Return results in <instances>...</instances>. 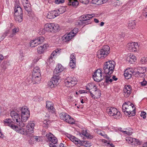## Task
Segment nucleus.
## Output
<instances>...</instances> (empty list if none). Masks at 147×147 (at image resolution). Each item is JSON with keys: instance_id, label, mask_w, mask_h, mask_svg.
Wrapping results in <instances>:
<instances>
[{"instance_id": "f257e3e1", "label": "nucleus", "mask_w": 147, "mask_h": 147, "mask_svg": "<svg viewBox=\"0 0 147 147\" xmlns=\"http://www.w3.org/2000/svg\"><path fill=\"white\" fill-rule=\"evenodd\" d=\"M3 121L5 125L9 126L12 129L22 135H26L28 134L29 133H31L34 132V127L35 125L34 121H30L26 126V130L24 128L19 127L18 126L14 125V122L10 119H5Z\"/></svg>"}, {"instance_id": "f03ea898", "label": "nucleus", "mask_w": 147, "mask_h": 147, "mask_svg": "<svg viewBox=\"0 0 147 147\" xmlns=\"http://www.w3.org/2000/svg\"><path fill=\"white\" fill-rule=\"evenodd\" d=\"M135 109L134 105L129 102H125L122 105V111L127 115H135Z\"/></svg>"}, {"instance_id": "7ed1b4c3", "label": "nucleus", "mask_w": 147, "mask_h": 147, "mask_svg": "<svg viewBox=\"0 0 147 147\" xmlns=\"http://www.w3.org/2000/svg\"><path fill=\"white\" fill-rule=\"evenodd\" d=\"M115 65V62L113 61H109L106 62L104 65V73L109 75L112 74Z\"/></svg>"}, {"instance_id": "20e7f679", "label": "nucleus", "mask_w": 147, "mask_h": 147, "mask_svg": "<svg viewBox=\"0 0 147 147\" xmlns=\"http://www.w3.org/2000/svg\"><path fill=\"white\" fill-rule=\"evenodd\" d=\"M106 112L110 116L113 118L119 119L121 117V114L119 111L114 107H108L106 109Z\"/></svg>"}, {"instance_id": "39448f33", "label": "nucleus", "mask_w": 147, "mask_h": 147, "mask_svg": "<svg viewBox=\"0 0 147 147\" xmlns=\"http://www.w3.org/2000/svg\"><path fill=\"white\" fill-rule=\"evenodd\" d=\"M21 110V121L24 124L25 126V122H26L30 117V112L28 108L26 106L20 108Z\"/></svg>"}, {"instance_id": "423d86ee", "label": "nucleus", "mask_w": 147, "mask_h": 147, "mask_svg": "<svg viewBox=\"0 0 147 147\" xmlns=\"http://www.w3.org/2000/svg\"><path fill=\"white\" fill-rule=\"evenodd\" d=\"M44 27L46 30V32L55 33L58 31L59 26L57 24L47 23L45 25Z\"/></svg>"}, {"instance_id": "0eeeda50", "label": "nucleus", "mask_w": 147, "mask_h": 147, "mask_svg": "<svg viewBox=\"0 0 147 147\" xmlns=\"http://www.w3.org/2000/svg\"><path fill=\"white\" fill-rule=\"evenodd\" d=\"M110 48L107 45L104 46L99 50L97 53V57L99 58H104L106 57L110 53Z\"/></svg>"}, {"instance_id": "6e6552de", "label": "nucleus", "mask_w": 147, "mask_h": 147, "mask_svg": "<svg viewBox=\"0 0 147 147\" xmlns=\"http://www.w3.org/2000/svg\"><path fill=\"white\" fill-rule=\"evenodd\" d=\"M10 114L13 121H16L17 124L19 125V127L24 128V124L21 121L20 116L15 111H12L11 112Z\"/></svg>"}, {"instance_id": "1a4fd4ad", "label": "nucleus", "mask_w": 147, "mask_h": 147, "mask_svg": "<svg viewBox=\"0 0 147 147\" xmlns=\"http://www.w3.org/2000/svg\"><path fill=\"white\" fill-rule=\"evenodd\" d=\"M134 72L136 76L143 77L147 76V68L145 67H138L135 69Z\"/></svg>"}, {"instance_id": "9d476101", "label": "nucleus", "mask_w": 147, "mask_h": 147, "mask_svg": "<svg viewBox=\"0 0 147 147\" xmlns=\"http://www.w3.org/2000/svg\"><path fill=\"white\" fill-rule=\"evenodd\" d=\"M93 78L94 81L99 82L105 78V75L100 69H98L93 75Z\"/></svg>"}, {"instance_id": "9b49d317", "label": "nucleus", "mask_w": 147, "mask_h": 147, "mask_svg": "<svg viewBox=\"0 0 147 147\" xmlns=\"http://www.w3.org/2000/svg\"><path fill=\"white\" fill-rule=\"evenodd\" d=\"M59 116L61 119L69 123L72 124L74 122V119L66 113L63 112L60 113Z\"/></svg>"}, {"instance_id": "f8f14e48", "label": "nucleus", "mask_w": 147, "mask_h": 147, "mask_svg": "<svg viewBox=\"0 0 147 147\" xmlns=\"http://www.w3.org/2000/svg\"><path fill=\"white\" fill-rule=\"evenodd\" d=\"M77 82V80L75 78L68 77L65 80V85L67 87H72L76 84Z\"/></svg>"}, {"instance_id": "ddd939ff", "label": "nucleus", "mask_w": 147, "mask_h": 147, "mask_svg": "<svg viewBox=\"0 0 147 147\" xmlns=\"http://www.w3.org/2000/svg\"><path fill=\"white\" fill-rule=\"evenodd\" d=\"M62 10V8H61L59 9L58 10H54L49 12L47 15V18L49 19L54 18L59 15V13H62L65 12L64 11H61Z\"/></svg>"}, {"instance_id": "4468645a", "label": "nucleus", "mask_w": 147, "mask_h": 147, "mask_svg": "<svg viewBox=\"0 0 147 147\" xmlns=\"http://www.w3.org/2000/svg\"><path fill=\"white\" fill-rule=\"evenodd\" d=\"M126 140L129 144L135 146L140 145L142 144V142L139 140L130 137L126 138Z\"/></svg>"}, {"instance_id": "2eb2a0df", "label": "nucleus", "mask_w": 147, "mask_h": 147, "mask_svg": "<svg viewBox=\"0 0 147 147\" xmlns=\"http://www.w3.org/2000/svg\"><path fill=\"white\" fill-rule=\"evenodd\" d=\"M127 47L128 50L132 52L136 51L138 48V44L135 42L129 43Z\"/></svg>"}, {"instance_id": "dca6fc26", "label": "nucleus", "mask_w": 147, "mask_h": 147, "mask_svg": "<svg viewBox=\"0 0 147 147\" xmlns=\"http://www.w3.org/2000/svg\"><path fill=\"white\" fill-rule=\"evenodd\" d=\"M92 92L90 91L91 96V97L94 98H99L101 94L100 91L99 89H96L95 90H92Z\"/></svg>"}, {"instance_id": "f3484780", "label": "nucleus", "mask_w": 147, "mask_h": 147, "mask_svg": "<svg viewBox=\"0 0 147 147\" xmlns=\"http://www.w3.org/2000/svg\"><path fill=\"white\" fill-rule=\"evenodd\" d=\"M131 89L129 85L125 86L123 90V94L125 97H128L131 93Z\"/></svg>"}, {"instance_id": "a211bd4d", "label": "nucleus", "mask_w": 147, "mask_h": 147, "mask_svg": "<svg viewBox=\"0 0 147 147\" xmlns=\"http://www.w3.org/2000/svg\"><path fill=\"white\" fill-rule=\"evenodd\" d=\"M46 136L50 142L55 144L57 142V138L52 134L49 133L46 135Z\"/></svg>"}, {"instance_id": "6ab92c4d", "label": "nucleus", "mask_w": 147, "mask_h": 147, "mask_svg": "<svg viewBox=\"0 0 147 147\" xmlns=\"http://www.w3.org/2000/svg\"><path fill=\"white\" fill-rule=\"evenodd\" d=\"M134 73V70L132 68H129L125 71L124 75L126 79H128L131 77L132 74Z\"/></svg>"}, {"instance_id": "aec40b11", "label": "nucleus", "mask_w": 147, "mask_h": 147, "mask_svg": "<svg viewBox=\"0 0 147 147\" xmlns=\"http://www.w3.org/2000/svg\"><path fill=\"white\" fill-rule=\"evenodd\" d=\"M94 16L91 14H86L82 15L81 17V19L82 20V21H80V22L78 23L79 24L80 23H86V21L90 20L91 18L93 17Z\"/></svg>"}, {"instance_id": "412c9836", "label": "nucleus", "mask_w": 147, "mask_h": 147, "mask_svg": "<svg viewBox=\"0 0 147 147\" xmlns=\"http://www.w3.org/2000/svg\"><path fill=\"white\" fill-rule=\"evenodd\" d=\"M74 34H72V32H70L67 35H64L62 37V39L65 42L69 41L74 37Z\"/></svg>"}, {"instance_id": "4be33fe9", "label": "nucleus", "mask_w": 147, "mask_h": 147, "mask_svg": "<svg viewBox=\"0 0 147 147\" xmlns=\"http://www.w3.org/2000/svg\"><path fill=\"white\" fill-rule=\"evenodd\" d=\"M48 46V44H45L42 46L38 47L37 50L38 53L41 54L43 53Z\"/></svg>"}, {"instance_id": "5701e85b", "label": "nucleus", "mask_w": 147, "mask_h": 147, "mask_svg": "<svg viewBox=\"0 0 147 147\" xmlns=\"http://www.w3.org/2000/svg\"><path fill=\"white\" fill-rule=\"evenodd\" d=\"M14 15H18V14L21 15L22 14V11L21 7L18 5L15 4V8L14 9Z\"/></svg>"}, {"instance_id": "b1692460", "label": "nucleus", "mask_w": 147, "mask_h": 147, "mask_svg": "<svg viewBox=\"0 0 147 147\" xmlns=\"http://www.w3.org/2000/svg\"><path fill=\"white\" fill-rule=\"evenodd\" d=\"M46 107L47 108L50 110L51 112L52 113L55 112V109L53 107V104L52 102L50 101L47 102Z\"/></svg>"}, {"instance_id": "393cba45", "label": "nucleus", "mask_w": 147, "mask_h": 147, "mask_svg": "<svg viewBox=\"0 0 147 147\" xmlns=\"http://www.w3.org/2000/svg\"><path fill=\"white\" fill-rule=\"evenodd\" d=\"M67 4L74 7H77L79 4V2L78 0H68Z\"/></svg>"}, {"instance_id": "a878e982", "label": "nucleus", "mask_w": 147, "mask_h": 147, "mask_svg": "<svg viewBox=\"0 0 147 147\" xmlns=\"http://www.w3.org/2000/svg\"><path fill=\"white\" fill-rule=\"evenodd\" d=\"M40 76L36 75V76L32 75V81L34 84L38 83L41 80Z\"/></svg>"}, {"instance_id": "bb28decb", "label": "nucleus", "mask_w": 147, "mask_h": 147, "mask_svg": "<svg viewBox=\"0 0 147 147\" xmlns=\"http://www.w3.org/2000/svg\"><path fill=\"white\" fill-rule=\"evenodd\" d=\"M32 75L36 76V75L40 76V70L38 67L36 66L34 67L33 69Z\"/></svg>"}, {"instance_id": "cd10ccee", "label": "nucleus", "mask_w": 147, "mask_h": 147, "mask_svg": "<svg viewBox=\"0 0 147 147\" xmlns=\"http://www.w3.org/2000/svg\"><path fill=\"white\" fill-rule=\"evenodd\" d=\"M136 22L134 20L130 21L129 22L128 27L130 29H133L136 27Z\"/></svg>"}, {"instance_id": "c85d7f7f", "label": "nucleus", "mask_w": 147, "mask_h": 147, "mask_svg": "<svg viewBox=\"0 0 147 147\" xmlns=\"http://www.w3.org/2000/svg\"><path fill=\"white\" fill-rule=\"evenodd\" d=\"M63 70V66L61 64H58L56 67L54 72L56 71V73H58L62 71Z\"/></svg>"}, {"instance_id": "c756f323", "label": "nucleus", "mask_w": 147, "mask_h": 147, "mask_svg": "<svg viewBox=\"0 0 147 147\" xmlns=\"http://www.w3.org/2000/svg\"><path fill=\"white\" fill-rule=\"evenodd\" d=\"M59 76H54L51 78V80L52 81L54 84L56 86L59 84Z\"/></svg>"}, {"instance_id": "7c9ffc66", "label": "nucleus", "mask_w": 147, "mask_h": 147, "mask_svg": "<svg viewBox=\"0 0 147 147\" xmlns=\"http://www.w3.org/2000/svg\"><path fill=\"white\" fill-rule=\"evenodd\" d=\"M128 62L130 63H132L133 62L136 61V56L134 55H130L129 58H128Z\"/></svg>"}, {"instance_id": "2f4dec72", "label": "nucleus", "mask_w": 147, "mask_h": 147, "mask_svg": "<svg viewBox=\"0 0 147 147\" xmlns=\"http://www.w3.org/2000/svg\"><path fill=\"white\" fill-rule=\"evenodd\" d=\"M14 19L16 21L21 22L23 20L22 14L21 15L19 14L16 16L14 15Z\"/></svg>"}, {"instance_id": "473e14b6", "label": "nucleus", "mask_w": 147, "mask_h": 147, "mask_svg": "<svg viewBox=\"0 0 147 147\" xmlns=\"http://www.w3.org/2000/svg\"><path fill=\"white\" fill-rule=\"evenodd\" d=\"M105 82L107 83H111L113 81V80L111 78V77L109 75H108L106 74L105 75Z\"/></svg>"}, {"instance_id": "72a5a7b5", "label": "nucleus", "mask_w": 147, "mask_h": 147, "mask_svg": "<svg viewBox=\"0 0 147 147\" xmlns=\"http://www.w3.org/2000/svg\"><path fill=\"white\" fill-rule=\"evenodd\" d=\"M19 30L18 28L14 27V28L12 29V33L9 35V37L10 38L13 37L14 35L16 34L17 32H19Z\"/></svg>"}, {"instance_id": "f704fd0d", "label": "nucleus", "mask_w": 147, "mask_h": 147, "mask_svg": "<svg viewBox=\"0 0 147 147\" xmlns=\"http://www.w3.org/2000/svg\"><path fill=\"white\" fill-rule=\"evenodd\" d=\"M37 42L38 45L42 43L44 40V38L42 36H40L35 39Z\"/></svg>"}, {"instance_id": "c9c22d12", "label": "nucleus", "mask_w": 147, "mask_h": 147, "mask_svg": "<svg viewBox=\"0 0 147 147\" xmlns=\"http://www.w3.org/2000/svg\"><path fill=\"white\" fill-rule=\"evenodd\" d=\"M38 44L35 39L31 40L30 43V46L31 47H34L37 46Z\"/></svg>"}, {"instance_id": "e433bc0d", "label": "nucleus", "mask_w": 147, "mask_h": 147, "mask_svg": "<svg viewBox=\"0 0 147 147\" xmlns=\"http://www.w3.org/2000/svg\"><path fill=\"white\" fill-rule=\"evenodd\" d=\"M59 53V52L58 50V49H56L52 53L50 56H52L53 58L55 59L56 57L57 54Z\"/></svg>"}, {"instance_id": "4c0bfd02", "label": "nucleus", "mask_w": 147, "mask_h": 147, "mask_svg": "<svg viewBox=\"0 0 147 147\" xmlns=\"http://www.w3.org/2000/svg\"><path fill=\"white\" fill-rule=\"evenodd\" d=\"M30 5V3H28L26 5H23L25 10L28 13H29L31 10Z\"/></svg>"}, {"instance_id": "58836bf2", "label": "nucleus", "mask_w": 147, "mask_h": 147, "mask_svg": "<svg viewBox=\"0 0 147 147\" xmlns=\"http://www.w3.org/2000/svg\"><path fill=\"white\" fill-rule=\"evenodd\" d=\"M47 85L48 87L50 88H53L55 86V85L54 84L51 80L49 81L48 82Z\"/></svg>"}, {"instance_id": "ea45409f", "label": "nucleus", "mask_w": 147, "mask_h": 147, "mask_svg": "<svg viewBox=\"0 0 147 147\" xmlns=\"http://www.w3.org/2000/svg\"><path fill=\"white\" fill-rule=\"evenodd\" d=\"M83 146L86 147H90L91 146V143L88 141L84 142Z\"/></svg>"}, {"instance_id": "a19ab883", "label": "nucleus", "mask_w": 147, "mask_h": 147, "mask_svg": "<svg viewBox=\"0 0 147 147\" xmlns=\"http://www.w3.org/2000/svg\"><path fill=\"white\" fill-rule=\"evenodd\" d=\"M68 137L71 141L73 142H74V143H75L77 140H78V138L69 135Z\"/></svg>"}, {"instance_id": "79ce46f5", "label": "nucleus", "mask_w": 147, "mask_h": 147, "mask_svg": "<svg viewBox=\"0 0 147 147\" xmlns=\"http://www.w3.org/2000/svg\"><path fill=\"white\" fill-rule=\"evenodd\" d=\"M80 136H82V135L85 136L86 137L91 138V137H90L89 135V134L87 133V131L86 130L85 131H83L82 133L80 134Z\"/></svg>"}, {"instance_id": "37998d69", "label": "nucleus", "mask_w": 147, "mask_h": 147, "mask_svg": "<svg viewBox=\"0 0 147 147\" xmlns=\"http://www.w3.org/2000/svg\"><path fill=\"white\" fill-rule=\"evenodd\" d=\"M76 61H70L69 66L71 67V68H74L75 66Z\"/></svg>"}, {"instance_id": "c03bdc74", "label": "nucleus", "mask_w": 147, "mask_h": 147, "mask_svg": "<svg viewBox=\"0 0 147 147\" xmlns=\"http://www.w3.org/2000/svg\"><path fill=\"white\" fill-rule=\"evenodd\" d=\"M147 62V58L146 57H143L142 58L140 61V63L142 64H144Z\"/></svg>"}, {"instance_id": "a18cd8bd", "label": "nucleus", "mask_w": 147, "mask_h": 147, "mask_svg": "<svg viewBox=\"0 0 147 147\" xmlns=\"http://www.w3.org/2000/svg\"><path fill=\"white\" fill-rule=\"evenodd\" d=\"M55 59L52 57V56H50L47 59V62L49 63H53L54 60Z\"/></svg>"}, {"instance_id": "49530a36", "label": "nucleus", "mask_w": 147, "mask_h": 147, "mask_svg": "<svg viewBox=\"0 0 147 147\" xmlns=\"http://www.w3.org/2000/svg\"><path fill=\"white\" fill-rule=\"evenodd\" d=\"M46 32V30L45 29V28L44 27L43 28H42L40 29L39 33L40 34H43L45 33Z\"/></svg>"}, {"instance_id": "de8ad7c7", "label": "nucleus", "mask_w": 147, "mask_h": 147, "mask_svg": "<svg viewBox=\"0 0 147 147\" xmlns=\"http://www.w3.org/2000/svg\"><path fill=\"white\" fill-rule=\"evenodd\" d=\"M71 60L73 61H76L75 55L74 54H72L70 56V61Z\"/></svg>"}, {"instance_id": "09e8293b", "label": "nucleus", "mask_w": 147, "mask_h": 147, "mask_svg": "<svg viewBox=\"0 0 147 147\" xmlns=\"http://www.w3.org/2000/svg\"><path fill=\"white\" fill-rule=\"evenodd\" d=\"M84 142V141H82L78 138V140H77L76 142H75V144H79L81 146H83Z\"/></svg>"}, {"instance_id": "8fccbe9b", "label": "nucleus", "mask_w": 147, "mask_h": 147, "mask_svg": "<svg viewBox=\"0 0 147 147\" xmlns=\"http://www.w3.org/2000/svg\"><path fill=\"white\" fill-rule=\"evenodd\" d=\"M80 3L82 4L87 5L89 3V0H79Z\"/></svg>"}, {"instance_id": "3c124183", "label": "nucleus", "mask_w": 147, "mask_h": 147, "mask_svg": "<svg viewBox=\"0 0 147 147\" xmlns=\"http://www.w3.org/2000/svg\"><path fill=\"white\" fill-rule=\"evenodd\" d=\"M55 2L56 4H59L63 3L64 2V0H55Z\"/></svg>"}, {"instance_id": "603ef678", "label": "nucleus", "mask_w": 147, "mask_h": 147, "mask_svg": "<svg viewBox=\"0 0 147 147\" xmlns=\"http://www.w3.org/2000/svg\"><path fill=\"white\" fill-rule=\"evenodd\" d=\"M124 134H127L128 135H130L132 134V132L131 131H129L127 130V131H121Z\"/></svg>"}, {"instance_id": "864d4df0", "label": "nucleus", "mask_w": 147, "mask_h": 147, "mask_svg": "<svg viewBox=\"0 0 147 147\" xmlns=\"http://www.w3.org/2000/svg\"><path fill=\"white\" fill-rule=\"evenodd\" d=\"M78 28H74L73 30L71 31L70 32H72V34H74V36L78 32Z\"/></svg>"}, {"instance_id": "5fc2aeb1", "label": "nucleus", "mask_w": 147, "mask_h": 147, "mask_svg": "<svg viewBox=\"0 0 147 147\" xmlns=\"http://www.w3.org/2000/svg\"><path fill=\"white\" fill-rule=\"evenodd\" d=\"M88 86L90 88V89H92V88H94V89H96V86L93 84H89L88 85Z\"/></svg>"}, {"instance_id": "6e6d98bb", "label": "nucleus", "mask_w": 147, "mask_h": 147, "mask_svg": "<svg viewBox=\"0 0 147 147\" xmlns=\"http://www.w3.org/2000/svg\"><path fill=\"white\" fill-rule=\"evenodd\" d=\"M23 5H26L28 3H30L28 0H22Z\"/></svg>"}, {"instance_id": "4d7b16f0", "label": "nucleus", "mask_w": 147, "mask_h": 147, "mask_svg": "<svg viewBox=\"0 0 147 147\" xmlns=\"http://www.w3.org/2000/svg\"><path fill=\"white\" fill-rule=\"evenodd\" d=\"M146 113L144 112H142L141 114V116L143 117L144 119H145L146 118Z\"/></svg>"}, {"instance_id": "13d9d810", "label": "nucleus", "mask_w": 147, "mask_h": 147, "mask_svg": "<svg viewBox=\"0 0 147 147\" xmlns=\"http://www.w3.org/2000/svg\"><path fill=\"white\" fill-rule=\"evenodd\" d=\"M143 15L146 16L147 17V8H145L143 12Z\"/></svg>"}, {"instance_id": "bf43d9fd", "label": "nucleus", "mask_w": 147, "mask_h": 147, "mask_svg": "<svg viewBox=\"0 0 147 147\" xmlns=\"http://www.w3.org/2000/svg\"><path fill=\"white\" fill-rule=\"evenodd\" d=\"M140 83L142 86H145L147 84V82L145 80H144L143 82H141Z\"/></svg>"}, {"instance_id": "052dcab7", "label": "nucleus", "mask_w": 147, "mask_h": 147, "mask_svg": "<svg viewBox=\"0 0 147 147\" xmlns=\"http://www.w3.org/2000/svg\"><path fill=\"white\" fill-rule=\"evenodd\" d=\"M100 135L102 136H103L105 138H107V135H106V134H105L104 133H102L100 132Z\"/></svg>"}, {"instance_id": "680f3d73", "label": "nucleus", "mask_w": 147, "mask_h": 147, "mask_svg": "<svg viewBox=\"0 0 147 147\" xmlns=\"http://www.w3.org/2000/svg\"><path fill=\"white\" fill-rule=\"evenodd\" d=\"M43 122L44 124L47 126V125H48V123H49V121L47 120H45L43 121Z\"/></svg>"}, {"instance_id": "e2e57ef3", "label": "nucleus", "mask_w": 147, "mask_h": 147, "mask_svg": "<svg viewBox=\"0 0 147 147\" xmlns=\"http://www.w3.org/2000/svg\"><path fill=\"white\" fill-rule=\"evenodd\" d=\"M98 0H92L91 1V3L93 4H96L98 1Z\"/></svg>"}, {"instance_id": "0e129e2a", "label": "nucleus", "mask_w": 147, "mask_h": 147, "mask_svg": "<svg viewBox=\"0 0 147 147\" xmlns=\"http://www.w3.org/2000/svg\"><path fill=\"white\" fill-rule=\"evenodd\" d=\"M112 79L113 80L115 81H116L117 80V78L115 76H113L112 78Z\"/></svg>"}, {"instance_id": "69168bd1", "label": "nucleus", "mask_w": 147, "mask_h": 147, "mask_svg": "<svg viewBox=\"0 0 147 147\" xmlns=\"http://www.w3.org/2000/svg\"><path fill=\"white\" fill-rule=\"evenodd\" d=\"M39 138L38 136H35L34 139H35V140L37 142H39L40 141V140L39 139Z\"/></svg>"}, {"instance_id": "338daca9", "label": "nucleus", "mask_w": 147, "mask_h": 147, "mask_svg": "<svg viewBox=\"0 0 147 147\" xmlns=\"http://www.w3.org/2000/svg\"><path fill=\"white\" fill-rule=\"evenodd\" d=\"M82 98L81 97V98H80V101L81 103H83L84 102H85V100H84V99H82Z\"/></svg>"}, {"instance_id": "774afa93", "label": "nucleus", "mask_w": 147, "mask_h": 147, "mask_svg": "<svg viewBox=\"0 0 147 147\" xmlns=\"http://www.w3.org/2000/svg\"><path fill=\"white\" fill-rule=\"evenodd\" d=\"M39 59L38 57H35L34 60V61L35 62H36L39 60Z\"/></svg>"}]
</instances>
